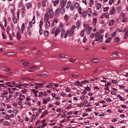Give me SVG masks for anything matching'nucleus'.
Here are the masks:
<instances>
[{
	"mask_svg": "<svg viewBox=\"0 0 128 128\" xmlns=\"http://www.w3.org/2000/svg\"><path fill=\"white\" fill-rule=\"evenodd\" d=\"M60 28H54L52 30L51 34H55L54 36H56L60 32Z\"/></svg>",
	"mask_w": 128,
	"mask_h": 128,
	"instance_id": "1",
	"label": "nucleus"
},
{
	"mask_svg": "<svg viewBox=\"0 0 128 128\" xmlns=\"http://www.w3.org/2000/svg\"><path fill=\"white\" fill-rule=\"evenodd\" d=\"M103 35H100L99 36H98L96 37V38L94 41H98L101 39H103Z\"/></svg>",
	"mask_w": 128,
	"mask_h": 128,
	"instance_id": "2",
	"label": "nucleus"
},
{
	"mask_svg": "<svg viewBox=\"0 0 128 128\" xmlns=\"http://www.w3.org/2000/svg\"><path fill=\"white\" fill-rule=\"evenodd\" d=\"M36 67L34 66H32L30 68V70H27L30 72H35V69Z\"/></svg>",
	"mask_w": 128,
	"mask_h": 128,
	"instance_id": "3",
	"label": "nucleus"
},
{
	"mask_svg": "<svg viewBox=\"0 0 128 128\" xmlns=\"http://www.w3.org/2000/svg\"><path fill=\"white\" fill-rule=\"evenodd\" d=\"M49 75V73L46 72H44L40 74V76L45 77L48 76Z\"/></svg>",
	"mask_w": 128,
	"mask_h": 128,
	"instance_id": "4",
	"label": "nucleus"
},
{
	"mask_svg": "<svg viewBox=\"0 0 128 128\" xmlns=\"http://www.w3.org/2000/svg\"><path fill=\"white\" fill-rule=\"evenodd\" d=\"M116 10V8L114 7H113L112 8V9L110 11V14L111 15H112L114 13L115 11Z\"/></svg>",
	"mask_w": 128,
	"mask_h": 128,
	"instance_id": "5",
	"label": "nucleus"
},
{
	"mask_svg": "<svg viewBox=\"0 0 128 128\" xmlns=\"http://www.w3.org/2000/svg\"><path fill=\"white\" fill-rule=\"evenodd\" d=\"M114 19H112L109 22V26H111L113 25L114 23Z\"/></svg>",
	"mask_w": 128,
	"mask_h": 128,
	"instance_id": "6",
	"label": "nucleus"
},
{
	"mask_svg": "<svg viewBox=\"0 0 128 128\" xmlns=\"http://www.w3.org/2000/svg\"><path fill=\"white\" fill-rule=\"evenodd\" d=\"M118 53L117 52L113 53L111 54V56L113 57L116 58L118 57Z\"/></svg>",
	"mask_w": 128,
	"mask_h": 128,
	"instance_id": "7",
	"label": "nucleus"
},
{
	"mask_svg": "<svg viewBox=\"0 0 128 128\" xmlns=\"http://www.w3.org/2000/svg\"><path fill=\"white\" fill-rule=\"evenodd\" d=\"M60 12V9H58L56 10L55 12V15L56 16H58L59 15V12Z\"/></svg>",
	"mask_w": 128,
	"mask_h": 128,
	"instance_id": "8",
	"label": "nucleus"
},
{
	"mask_svg": "<svg viewBox=\"0 0 128 128\" xmlns=\"http://www.w3.org/2000/svg\"><path fill=\"white\" fill-rule=\"evenodd\" d=\"M123 31L124 32H125V33H128V27H126L122 31L120 30V32Z\"/></svg>",
	"mask_w": 128,
	"mask_h": 128,
	"instance_id": "9",
	"label": "nucleus"
},
{
	"mask_svg": "<svg viewBox=\"0 0 128 128\" xmlns=\"http://www.w3.org/2000/svg\"><path fill=\"white\" fill-rule=\"evenodd\" d=\"M120 20H121V21L123 22H125L127 21V19L125 17H124V18L120 17Z\"/></svg>",
	"mask_w": 128,
	"mask_h": 128,
	"instance_id": "10",
	"label": "nucleus"
},
{
	"mask_svg": "<svg viewBox=\"0 0 128 128\" xmlns=\"http://www.w3.org/2000/svg\"><path fill=\"white\" fill-rule=\"evenodd\" d=\"M20 32H18L16 34L17 38L18 40H20Z\"/></svg>",
	"mask_w": 128,
	"mask_h": 128,
	"instance_id": "11",
	"label": "nucleus"
},
{
	"mask_svg": "<svg viewBox=\"0 0 128 128\" xmlns=\"http://www.w3.org/2000/svg\"><path fill=\"white\" fill-rule=\"evenodd\" d=\"M50 15L51 17L52 18L53 17V15L54 14V13L53 11L51 9L49 10Z\"/></svg>",
	"mask_w": 128,
	"mask_h": 128,
	"instance_id": "12",
	"label": "nucleus"
},
{
	"mask_svg": "<svg viewBox=\"0 0 128 128\" xmlns=\"http://www.w3.org/2000/svg\"><path fill=\"white\" fill-rule=\"evenodd\" d=\"M59 0H56L55 1L53 2V3L54 6H56V5L58 4L59 3Z\"/></svg>",
	"mask_w": 128,
	"mask_h": 128,
	"instance_id": "13",
	"label": "nucleus"
},
{
	"mask_svg": "<svg viewBox=\"0 0 128 128\" xmlns=\"http://www.w3.org/2000/svg\"><path fill=\"white\" fill-rule=\"evenodd\" d=\"M120 38L118 37H115L114 38V42L115 43H118L120 41Z\"/></svg>",
	"mask_w": 128,
	"mask_h": 128,
	"instance_id": "14",
	"label": "nucleus"
},
{
	"mask_svg": "<svg viewBox=\"0 0 128 128\" xmlns=\"http://www.w3.org/2000/svg\"><path fill=\"white\" fill-rule=\"evenodd\" d=\"M83 17V18H85L87 15V12L86 11H82Z\"/></svg>",
	"mask_w": 128,
	"mask_h": 128,
	"instance_id": "15",
	"label": "nucleus"
},
{
	"mask_svg": "<svg viewBox=\"0 0 128 128\" xmlns=\"http://www.w3.org/2000/svg\"><path fill=\"white\" fill-rule=\"evenodd\" d=\"M112 40L111 38H108L106 40L105 42L106 43H109Z\"/></svg>",
	"mask_w": 128,
	"mask_h": 128,
	"instance_id": "16",
	"label": "nucleus"
},
{
	"mask_svg": "<svg viewBox=\"0 0 128 128\" xmlns=\"http://www.w3.org/2000/svg\"><path fill=\"white\" fill-rule=\"evenodd\" d=\"M99 61L98 59V58L93 59L92 60V61L94 63H96L98 62Z\"/></svg>",
	"mask_w": 128,
	"mask_h": 128,
	"instance_id": "17",
	"label": "nucleus"
},
{
	"mask_svg": "<svg viewBox=\"0 0 128 128\" xmlns=\"http://www.w3.org/2000/svg\"><path fill=\"white\" fill-rule=\"evenodd\" d=\"M50 24L48 21L47 22L45 25V26L46 29L49 26H50Z\"/></svg>",
	"mask_w": 128,
	"mask_h": 128,
	"instance_id": "18",
	"label": "nucleus"
},
{
	"mask_svg": "<svg viewBox=\"0 0 128 128\" xmlns=\"http://www.w3.org/2000/svg\"><path fill=\"white\" fill-rule=\"evenodd\" d=\"M69 34V31L68 30L66 32H65L64 38H66V37L68 36V34Z\"/></svg>",
	"mask_w": 128,
	"mask_h": 128,
	"instance_id": "19",
	"label": "nucleus"
},
{
	"mask_svg": "<svg viewBox=\"0 0 128 128\" xmlns=\"http://www.w3.org/2000/svg\"><path fill=\"white\" fill-rule=\"evenodd\" d=\"M48 14H46L44 16V20H45L46 21L48 19Z\"/></svg>",
	"mask_w": 128,
	"mask_h": 128,
	"instance_id": "20",
	"label": "nucleus"
},
{
	"mask_svg": "<svg viewBox=\"0 0 128 128\" xmlns=\"http://www.w3.org/2000/svg\"><path fill=\"white\" fill-rule=\"evenodd\" d=\"M96 6L97 9L98 10L100 8L101 6V4L100 3H98L97 4Z\"/></svg>",
	"mask_w": 128,
	"mask_h": 128,
	"instance_id": "21",
	"label": "nucleus"
},
{
	"mask_svg": "<svg viewBox=\"0 0 128 128\" xmlns=\"http://www.w3.org/2000/svg\"><path fill=\"white\" fill-rule=\"evenodd\" d=\"M25 7L24 6H22V8L21 13H24L25 12Z\"/></svg>",
	"mask_w": 128,
	"mask_h": 128,
	"instance_id": "22",
	"label": "nucleus"
},
{
	"mask_svg": "<svg viewBox=\"0 0 128 128\" xmlns=\"http://www.w3.org/2000/svg\"><path fill=\"white\" fill-rule=\"evenodd\" d=\"M34 84H35L39 88H40L41 86L43 85L41 83H36Z\"/></svg>",
	"mask_w": 128,
	"mask_h": 128,
	"instance_id": "23",
	"label": "nucleus"
},
{
	"mask_svg": "<svg viewBox=\"0 0 128 128\" xmlns=\"http://www.w3.org/2000/svg\"><path fill=\"white\" fill-rule=\"evenodd\" d=\"M12 20L14 23H17V21L16 17L14 16Z\"/></svg>",
	"mask_w": 128,
	"mask_h": 128,
	"instance_id": "24",
	"label": "nucleus"
},
{
	"mask_svg": "<svg viewBox=\"0 0 128 128\" xmlns=\"http://www.w3.org/2000/svg\"><path fill=\"white\" fill-rule=\"evenodd\" d=\"M27 8L28 9H29L32 6V4L30 3H28L27 4Z\"/></svg>",
	"mask_w": 128,
	"mask_h": 128,
	"instance_id": "25",
	"label": "nucleus"
},
{
	"mask_svg": "<svg viewBox=\"0 0 128 128\" xmlns=\"http://www.w3.org/2000/svg\"><path fill=\"white\" fill-rule=\"evenodd\" d=\"M97 19L96 18H94V19L92 23L94 25H95L97 23Z\"/></svg>",
	"mask_w": 128,
	"mask_h": 128,
	"instance_id": "26",
	"label": "nucleus"
},
{
	"mask_svg": "<svg viewBox=\"0 0 128 128\" xmlns=\"http://www.w3.org/2000/svg\"><path fill=\"white\" fill-rule=\"evenodd\" d=\"M70 4L71 2L70 1H69L68 2L67 5L66 6V8H68L70 7Z\"/></svg>",
	"mask_w": 128,
	"mask_h": 128,
	"instance_id": "27",
	"label": "nucleus"
},
{
	"mask_svg": "<svg viewBox=\"0 0 128 128\" xmlns=\"http://www.w3.org/2000/svg\"><path fill=\"white\" fill-rule=\"evenodd\" d=\"M76 60V59H74L73 58H71V59H69L68 60V61L71 62H75Z\"/></svg>",
	"mask_w": 128,
	"mask_h": 128,
	"instance_id": "28",
	"label": "nucleus"
},
{
	"mask_svg": "<svg viewBox=\"0 0 128 128\" xmlns=\"http://www.w3.org/2000/svg\"><path fill=\"white\" fill-rule=\"evenodd\" d=\"M84 30H82L80 34V36L82 37H83L84 35Z\"/></svg>",
	"mask_w": 128,
	"mask_h": 128,
	"instance_id": "29",
	"label": "nucleus"
},
{
	"mask_svg": "<svg viewBox=\"0 0 128 128\" xmlns=\"http://www.w3.org/2000/svg\"><path fill=\"white\" fill-rule=\"evenodd\" d=\"M76 84H78V86H83L82 84L80 83V82L78 81H77L76 82Z\"/></svg>",
	"mask_w": 128,
	"mask_h": 128,
	"instance_id": "30",
	"label": "nucleus"
},
{
	"mask_svg": "<svg viewBox=\"0 0 128 128\" xmlns=\"http://www.w3.org/2000/svg\"><path fill=\"white\" fill-rule=\"evenodd\" d=\"M15 9V8L14 7H12L11 10V12L13 14L12 16H14V10Z\"/></svg>",
	"mask_w": 128,
	"mask_h": 128,
	"instance_id": "31",
	"label": "nucleus"
},
{
	"mask_svg": "<svg viewBox=\"0 0 128 128\" xmlns=\"http://www.w3.org/2000/svg\"><path fill=\"white\" fill-rule=\"evenodd\" d=\"M89 82V81L87 80H85L84 81L81 82L83 84H85V83H88Z\"/></svg>",
	"mask_w": 128,
	"mask_h": 128,
	"instance_id": "32",
	"label": "nucleus"
},
{
	"mask_svg": "<svg viewBox=\"0 0 128 128\" xmlns=\"http://www.w3.org/2000/svg\"><path fill=\"white\" fill-rule=\"evenodd\" d=\"M94 4V1L93 0H90V6H92Z\"/></svg>",
	"mask_w": 128,
	"mask_h": 128,
	"instance_id": "33",
	"label": "nucleus"
},
{
	"mask_svg": "<svg viewBox=\"0 0 128 128\" xmlns=\"http://www.w3.org/2000/svg\"><path fill=\"white\" fill-rule=\"evenodd\" d=\"M29 64L28 62H24L23 63L22 65L24 66H26L28 65Z\"/></svg>",
	"mask_w": 128,
	"mask_h": 128,
	"instance_id": "34",
	"label": "nucleus"
},
{
	"mask_svg": "<svg viewBox=\"0 0 128 128\" xmlns=\"http://www.w3.org/2000/svg\"><path fill=\"white\" fill-rule=\"evenodd\" d=\"M82 8L80 7L78 8L79 13L80 15H81L82 14Z\"/></svg>",
	"mask_w": 128,
	"mask_h": 128,
	"instance_id": "35",
	"label": "nucleus"
},
{
	"mask_svg": "<svg viewBox=\"0 0 128 128\" xmlns=\"http://www.w3.org/2000/svg\"><path fill=\"white\" fill-rule=\"evenodd\" d=\"M109 9V8L108 7H106L104 8L103 12H105L107 11Z\"/></svg>",
	"mask_w": 128,
	"mask_h": 128,
	"instance_id": "36",
	"label": "nucleus"
},
{
	"mask_svg": "<svg viewBox=\"0 0 128 128\" xmlns=\"http://www.w3.org/2000/svg\"><path fill=\"white\" fill-rule=\"evenodd\" d=\"M48 32L46 30L44 32V34L46 36H47L48 34Z\"/></svg>",
	"mask_w": 128,
	"mask_h": 128,
	"instance_id": "37",
	"label": "nucleus"
},
{
	"mask_svg": "<svg viewBox=\"0 0 128 128\" xmlns=\"http://www.w3.org/2000/svg\"><path fill=\"white\" fill-rule=\"evenodd\" d=\"M35 16H33V18L32 20V22L33 24H34L35 23Z\"/></svg>",
	"mask_w": 128,
	"mask_h": 128,
	"instance_id": "38",
	"label": "nucleus"
},
{
	"mask_svg": "<svg viewBox=\"0 0 128 128\" xmlns=\"http://www.w3.org/2000/svg\"><path fill=\"white\" fill-rule=\"evenodd\" d=\"M64 19L66 21H67L68 20V16L67 15H65L64 17Z\"/></svg>",
	"mask_w": 128,
	"mask_h": 128,
	"instance_id": "39",
	"label": "nucleus"
},
{
	"mask_svg": "<svg viewBox=\"0 0 128 128\" xmlns=\"http://www.w3.org/2000/svg\"><path fill=\"white\" fill-rule=\"evenodd\" d=\"M4 123L6 126H8L10 124V123L7 121H5Z\"/></svg>",
	"mask_w": 128,
	"mask_h": 128,
	"instance_id": "40",
	"label": "nucleus"
},
{
	"mask_svg": "<svg viewBox=\"0 0 128 128\" xmlns=\"http://www.w3.org/2000/svg\"><path fill=\"white\" fill-rule=\"evenodd\" d=\"M67 1V0H63V6H65L66 4Z\"/></svg>",
	"mask_w": 128,
	"mask_h": 128,
	"instance_id": "41",
	"label": "nucleus"
},
{
	"mask_svg": "<svg viewBox=\"0 0 128 128\" xmlns=\"http://www.w3.org/2000/svg\"><path fill=\"white\" fill-rule=\"evenodd\" d=\"M73 33V30H72L69 32L70 36H71Z\"/></svg>",
	"mask_w": 128,
	"mask_h": 128,
	"instance_id": "42",
	"label": "nucleus"
},
{
	"mask_svg": "<svg viewBox=\"0 0 128 128\" xmlns=\"http://www.w3.org/2000/svg\"><path fill=\"white\" fill-rule=\"evenodd\" d=\"M65 55L63 54H61L60 56V58L62 57L64 58H65Z\"/></svg>",
	"mask_w": 128,
	"mask_h": 128,
	"instance_id": "43",
	"label": "nucleus"
},
{
	"mask_svg": "<svg viewBox=\"0 0 128 128\" xmlns=\"http://www.w3.org/2000/svg\"><path fill=\"white\" fill-rule=\"evenodd\" d=\"M128 37V33H125L124 36V39H126Z\"/></svg>",
	"mask_w": 128,
	"mask_h": 128,
	"instance_id": "44",
	"label": "nucleus"
},
{
	"mask_svg": "<svg viewBox=\"0 0 128 128\" xmlns=\"http://www.w3.org/2000/svg\"><path fill=\"white\" fill-rule=\"evenodd\" d=\"M100 24H102V26H104L105 24V23H104V21L103 20H102L100 22Z\"/></svg>",
	"mask_w": 128,
	"mask_h": 128,
	"instance_id": "45",
	"label": "nucleus"
},
{
	"mask_svg": "<svg viewBox=\"0 0 128 128\" xmlns=\"http://www.w3.org/2000/svg\"><path fill=\"white\" fill-rule=\"evenodd\" d=\"M3 69L6 70V71L10 70V69L6 67L3 68Z\"/></svg>",
	"mask_w": 128,
	"mask_h": 128,
	"instance_id": "46",
	"label": "nucleus"
},
{
	"mask_svg": "<svg viewBox=\"0 0 128 128\" xmlns=\"http://www.w3.org/2000/svg\"><path fill=\"white\" fill-rule=\"evenodd\" d=\"M74 6L77 8L78 6L79 5L78 3L76 2L74 4Z\"/></svg>",
	"mask_w": 128,
	"mask_h": 128,
	"instance_id": "47",
	"label": "nucleus"
},
{
	"mask_svg": "<svg viewBox=\"0 0 128 128\" xmlns=\"http://www.w3.org/2000/svg\"><path fill=\"white\" fill-rule=\"evenodd\" d=\"M126 99V98L125 97L122 98L121 96H120V100L123 101H124Z\"/></svg>",
	"mask_w": 128,
	"mask_h": 128,
	"instance_id": "48",
	"label": "nucleus"
},
{
	"mask_svg": "<svg viewBox=\"0 0 128 128\" xmlns=\"http://www.w3.org/2000/svg\"><path fill=\"white\" fill-rule=\"evenodd\" d=\"M116 32H114L111 35V36H112V37H114L116 34Z\"/></svg>",
	"mask_w": 128,
	"mask_h": 128,
	"instance_id": "49",
	"label": "nucleus"
},
{
	"mask_svg": "<svg viewBox=\"0 0 128 128\" xmlns=\"http://www.w3.org/2000/svg\"><path fill=\"white\" fill-rule=\"evenodd\" d=\"M42 4L43 6L44 7H45L46 5L45 2L44 1H42Z\"/></svg>",
	"mask_w": 128,
	"mask_h": 128,
	"instance_id": "50",
	"label": "nucleus"
},
{
	"mask_svg": "<svg viewBox=\"0 0 128 128\" xmlns=\"http://www.w3.org/2000/svg\"><path fill=\"white\" fill-rule=\"evenodd\" d=\"M26 84H18L19 88H22L21 87H20V86H23V85H24V86H26V85H25Z\"/></svg>",
	"mask_w": 128,
	"mask_h": 128,
	"instance_id": "51",
	"label": "nucleus"
},
{
	"mask_svg": "<svg viewBox=\"0 0 128 128\" xmlns=\"http://www.w3.org/2000/svg\"><path fill=\"white\" fill-rule=\"evenodd\" d=\"M79 76V75L77 74H72V77L73 78Z\"/></svg>",
	"mask_w": 128,
	"mask_h": 128,
	"instance_id": "52",
	"label": "nucleus"
},
{
	"mask_svg": "<svg viewBox=\"0 0 128 128\" xmlns=\"http://www.w3.org/2000/svg\"><path fill=\"white\" fill-rule=\"evenodd\" d=\"M40 23L39 25V26L40 27V29L42 28V21H40Z\"/></svg>",
	"mask_w": 128,
	"mask_h": 128,
	"instance_id": "53",
	"label": "nucleus"
},
{
	"mask_svg": "<svg viewBox=\"0 0 128 128\" xmlns=\"http://www.w3.org/2000/svg\"><path fill=\"white\" fill-rule=\"evenodd\" d=\"M61 11H62V13H63L64 12V8L63 6H62L61 9Z\"/></svg>",
	"mask_w": 128,
	"mask_h": 128,
	"instance_id": "54",
	"label": "nucleus"
},
{
	"mask_svg": "<svg viewBox=\"0 0 128 128\" xmlns=\"http://www.w3.org/2000/svg\"><path fill=\"white\" fill-rule=\"evenodd\" d=\"M8 83H9L7 82L5 84L6 85L10 87H13V86H12V85L11 84H8Z\"/></svg>",
	"mask_w": 128,
	"mask_h": 128,
	"instance_id": "55",
	"label": "nucleus"
},
{
	"mask_svg": "<svg viewBox=\"0 0 128 128\" xmlns=\"http://www.w3.org/2000/svg\"><path fill=\"white\" fill-rule=\"evenodd\" d=\"M106 100L108 102H110L112 101V100L110 98H106Z\"/></svg>",
	"mask_w": 128,
	"mask_h": 128,
	"instance_id": "56",
	"label": "nucleus"
},
{
	"mask_svg": "<svg viewBox=\"0 0 128 128\" xmlns=\"http://www.w3.org/2000/svg\"><path fill=\"white\" fill-rule=\"evenodd\" d=\"M32 92L34 94L36 93L37 92V91L36 90L34 89H32Z\"/></svg>",
	"mask_w": 128,
	"mask_h": 128,
	"instance_id": "57",
	"label": "nucleus"
},
{
	"mask_svg": "<svg viewBox=\"0 0 128 128\" xmlns=\"http://www.w3.org/2000/svg\"><path fill=\"white\" fill-rule=\"evenodd\" d=\"M63 26V24H60V25H59V28H60V29H61L62 28V26Z\"/></svg>",
	"mask_w": 128,
	"mask_h": 128,
	"instance_id": "58",
	"label": "nucleus"
},
{
	"mask_svg": "<svg viewBox=\"0 0 128 128\" xmlns=\"http://www.w3.org/2000/svg\"><path fill=\"white\" fill-rule=\"evenodd\" d=\"M42 28H40L39 33L40 35H41L42 34Z\"/></svg>",
	"mask_w": 128,
	"mask_h": 128,
	"instance_id": "59",
	"label": "nucleus"
},
{
	"mask_svg": "<svg viewBox=\"0 0 128 128\" xmlns=\"http://www.w3.org/2000/svg\"><path fill=\"white\" fill-rule=\"evenodd\" d=\"M5 118L6 119L8 120L9 118V116L8 114L6 115Z\"/></svg>",
	"mask_w": 128,
	"mask_h": 128,
	"instance_id": "60",
	"label": "nucleus"
},
{
	"mask_svg": "<svg viewBox=\"0 0 128 128\" xmlns=\"http://www.w3.org/2000/svg\"><path fill=\"white\" fill-rule=\"evenodd\" d=\"M120 16H121L122 17V18H124V17H125V14L124 13H121V14H120Z\"/></svg>",
	"mask_w": 128,
	"mask_h": 128,
	"instance_id": "61",
	"label": "nucleus"
},
{
	"mask_svg": "<svg viewBox=\"0 0 128 128\" xmlns=\"http://www.w3.org/2000/svg\"><path fill=\"white\" fill-rule=\"evenodd\" d=\"M47 124L46 123H44V124H43L42 125V126L41 127V128H44V126H46Z\"/></svg>",
	"mask_w": 128,
	"mask_h": 128,
	"instance_id": "62",
	"label": "nucleus"
},
{
	"mask_svg": "<svg viewBox=\"0 0 128 128\" xmlns=\"http://www.w3.org/2000/svg\"><path fill=\"white\" fill-rule=\"evenodd\" d=\"M92 10L91 8H88L87 12L91 13Z\"/></svg>",
	"mask_w": 128,
	"mask_h": 128,
	"instance_id": "63",
	"label": "nucleus"
},
{
	"mask_svg": "<svg viewBox=\"0 0 128 128\" xmlns=\"http://www.w3.org/2000/svg\"><path fill=\"white\" fill-rule=\"evenodd\" d=\"M43 94L42 92H40L39 94L38 97H40Z\"/></svg>",
	"mask_w": 128,
	"mask_h": 128,
	"instance_id": "64",
	"label": "nucleus"
}]
</instances>
